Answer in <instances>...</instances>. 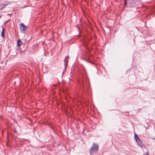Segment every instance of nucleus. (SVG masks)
<instances>
[{"label":"nucleus","mask_w":155,"mask_h":155,"mask_svg":"<svg viewBox=\"0 0 155 155\" xmlns=\"http://www.w3.org/2000/svg\"><path fill=\"white\" fill-rule=\"evenodd\" d=\"M82 75V78L79 81L81 87L84 91L87 90L89 92L90 86L86 71L85 70H84L83 73Z\"/></svg>","instance_id":"f257e3e1"},{"label":"nucleus","mask_w":155,"mask_h":155,"mask_svg":"<svg viewBox=\"0 0 155 155\" xmlns=\"http://www.w3.org/2000/svg\"><path fill=\"white\" fill-rule=\"evenodd\" d=\"M99 147L97 144H95L94 143L92 146L91 147L90 149V152L91 154L92 152L94 151L95 152H97L98 150Z\"/></svg>","instance_id":"f03ea898"},{"label":"nucleus","mask_w":155,"mask_h":155,"mask_svg":"<svg viewBox=\"0 0 155 155\" xmlns=\"http://www.w3.org/2000/svg\"><path fill=\"white\" fill-rule=\"evenodd\" d=\"M27 27V26L25 25L23 23H22L20 26L21 31H25Z\"/></svg>","instance_id":"7ed1b4c3"},{"label":"nucleus","mask_w":155,"mask_h":155,"mask_svg":"<svg viewBox=\"0 0 155 155\" xmlns=\"http://www.w3.org/2000/svg\"><path fill=\"white\" fill-rule=\"evenodd\" d=\"M136 142H137V144L139 145L140 147H142L143 146V144L142 142L140 139H139V140Z\"/></svg>","instance_id":"20e7f679"},{"label":"nucleus","mask_w":155,"mask_h":155,"mask_svg":"<svg viewBox=\"0 0 155 155\" xmlns=\"http://www.w3.org/2000/svg\"><path fill=\"white\" fill-rule=\"evenodd\" d=\"M68 57V56H67L65 57V59L64 60V67L65 68H66L67 65V63L68 62V59H66Z\"/></svg>","instance_id":"39448f33"},{"label":"nucleus","mask_w":155,"mask_h":155,"mask_svg":"<svg viewBox=\"0 0 155 155\" xmlns=\"http://www.w3.org/2000/svg\"><path fill=\"white\" fill-rule=\"evenodd\" d=\"M22 44V42L19 39L18 40L17 42V45L18 46H20Z\"/></svg>","instance_id":"423d86ee"},{"label":"nucleus","mask_w":155,"mask_h":155,"mask_svg":"<svg viewBox=\"0 0 155 155\" xmlns=\"http://www.w3.org/2000/svg\"><path fill=\"white\" fill-rule=\"evenodd\" d=\"M134 138L135 139V140L136 141H137L138 140H139V139H140L138 137V136L137 134L136 133L134 134Z\"/></svg>","instance_id":"0eeeda50"},{"label":"nucleus","mask_w":155,"mask_h":155,"mask_svg":"<svg viewBox=\"0 0 155 155\" xmlns=\"http://www.w3.org/2000/svg\"><path fill=\"white\" fill-rule=\"evenodd\" d=\"M4 32H5V29H4V28L2 27V33H1V36L2 37H4V36H5V35H4Z\"/></svg>","instance_id":"6e6552de"},{"label":"nucleus","mask_w":155,"mask_h":155,"mask_svg":"<svg viewBox=\"0 0 155 155\" xmlns=\"http://www.w3.org/2000/svg\"><path fill=\"white\" fill-rule=\"evenodd\" d=\"M7 5V4L3 3L2 4V5H1V6H2V7L1 8V9H2L3 8L5 7Z\"/></svg>","instance_id":"1a4fd4ad"},{"label":"nucleus","mask_w":155,"mask_h":155,"mask_svg":"<svg viewBox=\"0 0 155 155\" xmlns=\"http://www.w3.org/2000/svg\"><path fill=\"white\" fill-rule=\"evenodd\" d=\"M84 60L85 61H87V62H89V63H91V64H93V63L91 61H89V60L87 59H86V58H84Z\"/></svg>","instance_id":"9d476101"},{"label":"nucleus","mask_w":155,"mask_h":155,"mask_svg":"<svg viewBox=\"0 0 155 155\" xmlns=\"http://www.w3.org/2000/svg\"><path fill=\"white\" fill-rule=\"evenodd\" d=\"M127 5V0H124V6H126Z\"/></svg>","instance_id":"9b49d317"},{"label":"nucleus","mask_w":155,"mask_h":155,"mask_svg":"<svg viewBox=\"0 0 155 155\" xmlns=\"http://www.w3.org/2000/svg\"><path fill=\"white\" fill-rule=\"evenodd\" d=\"M143 155H149V153L148 151L145 154H143Z\"/></svg>","instance_id":"f8f14e48"},{"label":"nucleus","mask_w":155,"mask_h":155,"mask_svg":"<svg viewBox=\"0 0 155 155\" xmlns=\"http://www.w3.org/2000/svg\"><path fill=\"white\" fill-rule=\"evenodd\" d=\"M69 80L70 81L71 80V79H70V78H69Z\"/></svg>","instance_id":"ddd939ff"},{"label":"nucleus","mask_w":155,"mask_h":155,"mask_svg":"<svg viewBox=\"0 0 155 155\" xmlns=\"http://www.w3.org/2000/svg\"><path fill=\"white\" fill-rule=\"evenodd\" d=\"M63 74H64V72H62V75H63Z\"/></svg>","instance_id":"4468645a"},{"label":"nucleus","mask_w":155,"mask_h":155,"mask_svg":"<svg viewBox=\"0 0 155 155\" xmlns=\"http://www.w3.org/2000/svg\"><path fill=\"white\" fill-rule=\"evenodd\" d=\"M8 15H10V14H8Z\"/></svg>","instance_id":"2eb2a0df"},{"label":"nucleus","mask_w":155,"mask_h":155,"mask_svg":"<svg viewBox=\"0 0 155 155\" xmlns=\"http://www.w3.org/2000/svg\"><path fill=\"white\" fill-rule=\"evenodd\" d=\"M70 77H71H71H72V76H71V75H70Z\"/></svg>","instance_id":"dca6fc26"},{"label":"nucleus","mask_w":155,"mask_h":155,"mask_svg":"<svg viewBox=\"0 0 155 155\" xmlns=\"http://www.w3.org/2000/svg\"><path fill=\"white\" fill-rule=\"evenodd\" d=\"M91 59V58H89V60H90Z\"/></svg>","instance_id":"f3484780"},{"label":"nucleus","mask_w":155,"mask_h":155,"mask_svg":"<svg viewBox=\"0 0 155 155\" xmlns=\"http://www.w3.org/2000/svg\"><path fill=\"white\" fill-rule=\"evenodd\" d=\"M1 17V16H0V18Z\"/></svg>","instance_id":"a211bd4d"}]
</instances>
